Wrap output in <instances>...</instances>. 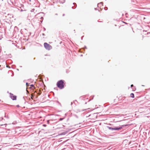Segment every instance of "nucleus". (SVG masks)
Masks as SVG:
<instances>
[{
    "label": "nucleus",
    "instance_id": "1",
    "mask_svg": "<svg viewBox=\"0 0 150 150\" xmlns=\"http://www.w3.org/2000/svg\"><path fill=\"white\" fill-rule=\"evenodd\" d=\"M128 125H121L120 127H116L114 128H112L109 126H107V127L109 129L113 130H119L121 129L123 127L128 126Z\"/></svg>",
    "mask_w": 150,
    "mask_h": 150
},
{
    "label": "nucleus",
    "instance_id": "2",
    "mask_svg": "<svg viewBox=\"0 0 150 150\" xmlns=\"http://www.w3.org/2000/svg\"><path fill=\"white\" fill-rule=\"evenodd\" d=\"M63 83V80H60L57 82V86L60 89H63L64 88Z\"/></svg>",
    "mask_w": 150,
    "mask_h": 150
},
{
    "label": "nucleus",
    "instance_id": "3",
    "mask_svg": "<svg viewBox=\"0 0 150 150\" xmlns=\"http://www.w3.org/2000/svg\"><path fill=\"white\" fill-rule=\"evenodd\" d=\"M44 45L45 48L48 50H50L52 48V46L47 43H44Z\"/></svg>",
    "mask_w": 150,
    "mask_h": 150
},
{
    "label": "nucleus",
    "instance_id": "4",
    "mask_svg": "<svg viewBox=\"0 0 150 150\" xmlns=\"http://www.w3.org/2000/svg\"><path fill=\"white\" fill-rule=\"evenodd\" d=\"M10 97L13 100H16V96H14L13 94L11 93H10Z\"/></svg>",
    "mask_w": 150,
    "mask_h": 150
},
{
    "label": "nucleus",
    "instance_id": "5",
    "mask_svg": "<svg viewBox=\"0 0 150 150\" xmlns=\"http://www.w3.org/2000/svg\"><path fill=\"white\" fill-rule=\"evenodd\" d=\"M73 5L74 6H75V5H76V6L75 7H74V6H72V8L73 9H75L76 7V4L75 3H73Z\"/></svg>",
    "mask_w": 150,
    "mask_h": 150
},
{
    "label": "nucleus",
    "instance_id": "6",
    "mask_svg": "<svg viewBox=\"0 0 150 150\" xmlns=\"http://www.w3.org/2000/svg\"><path fill=\"white\" fill-rule=\"evenodd\" d=\"M103 3L102 2H100L98 4V6L99 7V6H100L101 5L103 6Z\"/></svg>",
    "mask_w": 150,
    "mask_h": 150
},
{
    "label": "nucleus",
    "instance_id": "7",
    "mask_svg": "<svg viewBox=\"0 0 150 150\" xmlns=\"http://www.w3.org/2000/svg\"><path fill=\"white\" fill-rule=\"evenodd\" d=\"M130 97L132 98H134V95L133 93H131L130 94Z\"/></svg>",
    "mask_w": 150,
    "mask_h": 150
},
{
    "label": "nucleus",
    "instance_id": "8",
    "mask_svg": "<svg viewBox=\"0 0 150 150\" xmlns=\"http://www.w3.org/2000/svg\"><path fill=\"white\" fill-rule=\"evenodd\" d=\"M66 134V132H64L62 133H61L60 134L61 135H64L65 134Z\"/></svg>",
    "mask_w": 150,
    "mask_h": 150
},
{
    "label": "nucleus",
    "instance_id": "9",
    "mask_svg": "<svg viewBox=\"0 0 150 150\" xmlns=\"http://www.w3.org/2000/svg\"><path fill=\"white\" fill-rule=\"evenodd\" d=\"M31 96H31V98L32 99H33V98L34 97V95H33V94H32V95H31Z\"/></svg>",
    "mask_w": 150,
    "mask_h": 150
},
{
    "label": "nucleus",
    "instance_id": "10",
    "mask_svg": "<svg viewBox=\"0 0 150 150\" xmlns=\"http://www.w3.org/2000/svg\"><path fill=\"white\" fill-rule=\"evenodd\" d=\"M35 10V9L34 8H33V9H32L31 10V12H33Z\"/></svg>",
    "mask_w": 150,
    "mask_h": 150
},
{
    "label": "nucleus",
    "instance_id": "11",
    "mask_svg": "<svg viewBox=\"0 0 150 150\" xmlns=\"http://www.w3.org/2000/svg\"><path fill=\"white\" fill-rule=\"evenodd\" d=\"M74 116L76 118H78V116L76 115H74Z\"/></svg>",
    "mask_w": 150,
    "mask_h": 150
},
{
    "label": "nucleus",
    "instance_id": "12",
    "mask_svg": "<svg viewBox=\"0 0 150 150\" xmlns=\"http://www.w3.org/2000/svg\"><path fill=\"white\" fill-rule=\"evenodd\" d=\"M64 118H60L59 120V121H62V120H63L64 119Z\"/></svg>",
    "mask_w": 150,
    "mask_h": 150
},
{
    "label": "nucleus",
    "instance_id": "13",
    "mask_svg": "<svg viewBox=\"0 0 150 150\" xmlns=\"http://www.w3.org/2000/svg\"><path fill=\"white\" fill-rule=\"evenodd\" d=\"M104 9L105 10H107L108 9V8L107 7H105L104 8Z\"/></svg>",
    "mask_w": 150,
    "mask_h": 150
},
{
    "label": "nucleus",
    "instance_id": "14",
    "mask_svg": "<svg viewBox=\"0 0 150 150\" xmlns=\"http://www.w3.org/2000/svg\"><path fill=\"white\" fill-rule=\"evenodd\" d=\"M4 117H7L8 118H9V117H8V116H6V115H5Z\"/></svg>",
    "mask_w": 150,
    "mask_h": 150
},
{
    "label": "nucleus",
    "instance_id": "15",
    "mask_svg": "<svg viewBox=\"0 0 150 150\" xmlns=\"http://www.w3.org/2000/svg\"><path fill=\"white\" fill-rule=\"evenodd\" d=\"M3 119V118L2 117L0 118V121H1V120H2Z\"/></svg>",
    "mask_w": 150,
    "mask_h": 150
},
{
    "label": "nucleus",
    "instance_id": "16",
    "mask_svg": "<svg viewBox=\"0 0 150 150\" xmlns=\"http://www.w3.org/2000/svg\"><path fill=\"white\" fill-rule=\"evenodd\" d=\"M26 85L27 86H29V85L28 84V83H26Z\"/></svg>",
    "mask_w": 150,
    "mask_h": 150
},
{
    "label": "nucleus",
    "instance_id": "17",
    "mask_svg": "<svg viewBox=\"0 0 150 150\" xmlns=\"http://www.w3.org/2000/svg\"><path fill=\"white\" fill-rule=\"evenodd\" d=\"M30 86L31 87H33L34 88V86L33 84H31Z\"/></svg>",
    "mask_w": 150,
    "mask_h": 150
},
{
    "label": "nucleus",
    "instance_id": "18",
    "mask_svg": "<svg viewBox=\"0 0 150 150\" xmlns=\"http://www.w3.org/2000/svg\"><path fill=\"white\" fill-rule=\"evenodd\" d=\"M42 35H43V36H45V34L44 33H43L42 34Z\"/></svg>",
    "mask_w": 150,
    "mask_h": 150
},
{
    "label": "nucleus",
    "instance_id": "19",
    "mask_svg": "<svg viewBox=\"0 0 150 150\" xmlns=\"http://www.w3.org/2000/svg\"><path fill=\"white\" fill-rule=\"evenodd\" d=\"M133 86V84H132L131 86V87H132Z\"/></svg>",
    "mask_w": 150,
    "mask_h": 150
},
{
    "label": "nucleus",
    "instance_id": "20",
    "mask_svg": "<svg viewBox=\"0 0 150 150\" xmlns=\"http://www.w3.org/2000/svg\"><path fill=\"white\" fill-rule=\"evenodd\" d=\"M44 31H45L46 30V29L45 28H44Z\"/></svg>",
    "mask_w": 150,
    "mask_h": 150
},
{
    "label": "nucleus",
    "instance_id": "21",
    "mask_svg": "<svg viewBox=\"0 0 150 150\" xmlns=\"http://www.w3.org/2000/svg\"><path fill=\"white\" fill-rule=\"evenodd\" d=\"M42 18H43L42 17H41V19H42Z\"/></svg>",
    "mask_w": 150,
    "mask_h": 150
},
{
    "label": "nucleus",
    "instance_id": "22",
    "mask_svg": "<svg viewBox=\"0 0 150 150\" xmlns=\"http://www.w3.org/2000/svg\"><path fill=\"white\" fill-rule=\"evenodd\" d=\"M63 16H64V14H63L62 15Z\"/></svg>",
    "mask_w": 150,
    "mask_h": 150
},
{
    "label": "nucleus",
    "instance_id": "23",
    "mask_svg": "<svg viewBox=\"0 0 150 150\" xmlns=\"http://www.w3.org/2000/svg\"><path fill=\"white\" fill-rule=\"evenodd\" d=\"M72 102L71 103V105H72Z\"/></svg>",
    "mask_w": 150,
    "mask_h": 150
},
{
    "label": "nucleus",
    "instance_id": "24",
    "mask_svg": "<svg viewBox=\"0 0 150 150\" xmlns=\"http://www.w3.org/2000/svg\"><path fill=\"white\" fill-rule=\"evenodd\" d=\"M17 106L18 107H19V105H17Z\"/></svg>",
    "mask_w": 150,
    "mask_h": 150
},
{
    "label": "nucleus",
    "instance_id": "25",
    "mask_svg": "<svg viewBox=\"0 0 150 150\" xmlns=\"http://www.w3.org/2000/svg\"><path fill=\"white\" fill-rule=\"evenodd\" d=\"M55 15H57V14L56 13V14H55Z\"/></svg>",
    "mask_w": 150,
    "mask_h": 150
},
{
    "label": "nucleus",
    "instance_id": "26",
    "mask_svg": "<svg viewBox=\"0 0 150 150\" xmlns=\"http://www.w3.org/2000/svg\"><path fill=\"white\" fill-rule=\"evenodd\" d=\"M95 10H96V8H95Z\"/></svg>",
    "mask_w": 150,
    "mask_h": 150
},
{
    "label": "nucleus",
    "instance_id": "27",
    "mask_svg": "<svg viewBox=\"0 0 150 150\" xmlns=\"http://www.w3.org/2000/svg\"><path fill=\"white\" fill-rule=\"evenodd\" d=\"M30 1H31V0H29Z\"/></svg>",
    "mask_w": 150,
    "mask_h": 150
},
{
    "label": "nucleus",
    "instance_id": "28",
    "mask_svg": "<svg viewBox=\"0 0 150 150\" xmlns=\"http://www.w3.org/2000/svg\"><path fill=\"white\" fill-rule=\"evenodd\" d=\"M1 66L0 65V67H1Z\"/></svg>",
    "mask_w": 150,
    "mask_h": 150
}]
</instances>
